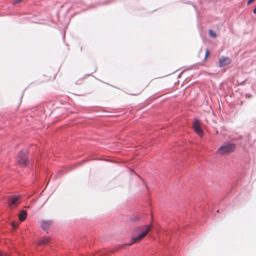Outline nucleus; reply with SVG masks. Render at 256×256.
Returning a JSON list of instances; mask_svg holds the SVG:
<instances>
[{"label": "nucleus", "instance_id": "obj_1", "mask_svg": "<svg viewBox=\"0 0 256 256\" xmlns=\"http://www.w3.org/2000/svg\"><path fill=\"white\" fill-rule=\"evenodd\" d=\"M152 224L144 225L141 226L138 228L136 230V232H138L139 234L136 237L132 238V242L130 244H127V245H131L134 243H138L143 240L147 234L150 230L152 228Z\"/></svg>", "mask_w": 256, "mask_h": 256}, {"label": "nucleus", "instance_id": "obj_2", "mask_svg": "<svg viewBox=\"0 0 256 256\" xmlns=\"http://www.w3.org/2000/svg\"><path fill=\"white\" fill-rule=\"evenodd\" d=\"M236 148V145L234 143H226L222 145L218 150V153L220 155H228L232 152Z\"/></svg>", "mask_w": 256, "mask_h": 256}, {"label": "nucleus", "instance_id": "obj_3", "mask_svg": "<svg viewBox=\"0 0 256 256\" xmlns=\"http://www.w3.org/2000/svg\"><path fill=\"white\" fill-rule=\"evenodd\" d=\"M18 162L22 166H26L28 162L26 154L20 152L18 157Z\"/></svg>", "mask_w": 256, "mask_h": 256}, {"label": "nucleus", "instance_id": "obj_4", "mask_svg": "<svg viewBox=\"0 0 256 256\" xmlns=\"http://www.w3.org/2000/svg\"><path fill=\"white\" fill-rule=\"evenodd\" d=\"M192 127L194 130L196 134L199 135L200 137L203 136V130L200 126V121L198 119H195L193 122Z\"/></svg>", "mask_w": 256, "mask_h": 256}, {"label": "nucleus", "instance_id": "obj_5", "mask_svg": "<svg viewBox=\"0 0 256 256\" xmlns=\"http://www.w3.org/2000/svg\"><path fill=\"white\" fill-rule=\"evenodd\" d=\"M20 196H12L8 199V205L12 208H15L19 204Z\"/></svg>", "mask_w": 256, "mask_h": 256}, {"label": "nucleus", "instance_id": "obj_6", "mask_svg": "<svg viewBox=\"0 0 256 256\" xmlns=\"http://www.w3.org/2000/svg\"><path fill=\"white\" fill-rule=\"evenodd\" d=\"M231 62V60L228 57H222L219 60L220 67H223L229 64Z\"/></svg>", "mask_w": 256, "mask_h": 256}, {"label": "nucleus", "instance_id": "obj_7", "mask_svg": "<svg viewBox=\"0 0 256 256\" xmlns=\"http://www.w3.org/2000/svg\"><path fill=\"white\" fill-rule=\"evenodd\" d=\"M27 216V212L26 210H21L20 211L18 214V218L20 221H24Z\"/></svg>", "mask_w": 256, "mask_h": 256}, {"label": "nucleus", "instance_id": "obj_8", "mask_svg": "<svg viewBox=\"0 0 256 256\" xmlns=\"http://www.w3.org/2000/svg\"><path fill=\"white\" fill-rule=\"evenodd\" d=\"M48 241H49L48 238H42L39 240L38 244L44 245V244H48Z\"/></svg>", "mask_w": 256, "mask_h": 256}, {"label": "nucleus", "instance_id": "obj_9", "mask_svg": "<svg viewBox=\"0 0 256 256\" xmlns=\"http://www.w3.org/2000/svg\"><path fill=\"white\" fill-rule=\"evenodd\" d=\"M208 33H209V34L210 36H211V37H212V38H216V34L215 32H214L212 30H210L209 31H208Z\"/></svg>", "mask_w": 256, "mask_h": 256}, {"label": "nucleus", "instance_id": "obj_10", "mask_svg": "<svg viewBox=\"0 0 256 256\" xmlns=\"http://www.w3.org/2000/svg\"><path fill=\"white\" fill-rule=\"evenodd\" d=\"M23 0H14L12 2V4H16L22 2Z\"/></svg>", "mask_w": 256, "mask_h": 256}, {"label": "nucleus", "instance_id": "obj_11", "mask_svg": "<svg viewBox=\"0 0 256 256\" xmlns=\"http://www.w3.org/2000/svg\"><path fill=\"white\" fill-rule=\"evenodd\" d=\"M254 1H255V0H248V1L247 2V4L250 5V4L253 3Z\"/></svg>", "mask_w": 256, "mask_h": 256}, {"label": "nucleus", "instance_id": "obj_12", "mask_svg": "<svg viewBox=\"0 0 256 256\" xmlns=\"http://www.w3.org/2000/svg\"><path fill=\"white\" fill-rule=\"evenodd\" d=\"M0 256H10L6 253H1L0 254Z\"/></svg>", "mask_w": 256, "mask_h": 256}, {"label": "nucleus", "instance_id": "obj_13", "mask_svg": "<svg viewBox=\"0 0 256 256\" xmlns=\"http://www.w3.org/2000/svg\"><path fill=\"white\" fill-rule=\"evenodd\" d=\"M209 54V51L208 50H206V58H207Z\"/></svg>", "mask_w": 256, "mask_h": 256}, {"label": "nucleus", "instance_id": "obj_14", "mask_svg": "<svg viewBox=\"0 0 256 256\" xmlns=\"http://www.w3.org/2000/svg\"><path fill=\"white\" fill-rule=\"evenodd\" d=\"M12 226L13 228H16L17 226L14 222H12Z\"/></svg>", "mask_w": 256, "mask_h": 256}]
</instances>
